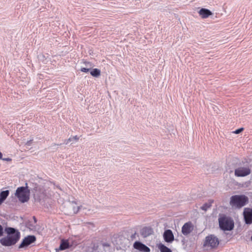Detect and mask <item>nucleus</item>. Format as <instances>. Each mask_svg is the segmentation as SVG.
I'll list each match as a JSON object with an SVG mask.
<instances>
[{"mask_svg": "<svg viewBox=\"0 0 252 252\" xmlns=\"http://www.w3.org/2000/svg\"><path fill=\"white\" fill-rule=\"evenodd\" d=\"M143 244L139 241H136L133 244V247L135 249L140 251Z\"/></svg>", "mask_w": 252, "mask_h": 252, "instance_id": "nucleus-18", "label": "nucleus"}, {"mask_svg": "<svg viewBox=\"0 0 252 252\" xmlns=\"http://www.w3.org/2000/svg\"><path fill=\"white\" fill-rule=\"evenodd\" d=\"M2 159L3 160L7 161H11L12 160L11 158H2Z\"/></svg>", "mask_w": 252, "mask_h": 252, "instance_id": "nucleus-26", "label": "nucleus"}, {"mask_svg": "<svg viewBox=\"0 0 252 252\" xmlns=\"http://www.w3.org/2000/svg\"><path fill=\"white\" fill-rule=\"evenodd\" d=\"M158 249L160 252H172V251L169 248L162 244H159Z\"/></svg>", "mask_w": 252, "mask_h": 252, "instance_id": "nucleus-16", "label": "nucleus"}, {"mask_svg": "<svg viewBox=\"0 0 252 252\" xmlns=\"http://www.w3.org/2000/svg\"><path fill=\"white\" fill-rule=\"evenodd\" d=\"M193 229V225L190 221L185 223L182 228V232L184 235H188Z\"/></svg>", "mask_w": 252, "mask_h": 252, "instance_id": "nucleus-10", "label": "nucleus"}, {"mask_svg": "<svg viewBox=\"0 0 252 252\" xmlns=\"http://www.w3.org/2000/svg\"><path fill=\"white\" fill-rule=\"evenodd\" d=\"M219 244L218 238L214 235H210L205 238L203 246L204 247H209L212 249H215L218 247Z\"/></svg>", "mask_w": 252, "mask_h": 252, "instance_id": "nucleus-5", "label": "nucleus"}, {"mask_svg": "<svg viewBox=\"0 0 252 252\" xmlns=\"http://www.w3.org/2000/svg\"><path fill=\"white\" fill-rule=\"evenodd\" d=\"M214 203L213 201H212V202H210V203Z\"/></svg>", "mask_w": 252, "mask_h": 252, "instance_id": "nucleus-32", "label": "nucleus"}, {"mask_svg": "<svg viewBox=\"0 0 252 252\" xmlns=\"http://www.w3.org/2000/svg\"><path fill=\"white\" fill-rule=\"evenodd\" d=\"M198 13L201 18L203 19L207 18L213 14L210 10L203 8L199 11Z\"/></svg>", "mask_w": 252, "mask_h": 252, "instance_id": "nucleus-13", "label": "nucleus"}, {"mask_svg": "<svg viewBox=\"0 0 252 252\" xmlns=\"http://www.w3.org/2000/svg\"><path fill=\"white\" fill-rule=\"evenodd\" d=\"M15 196L21 203L27 202L30 198V189L28 184H25V187L17 188L14 193Z\"/></svg>", "mask_w": 252, "mask_h": 252, "instance_id": "nucleus-2", "label": "nucleus"}, {"mask_svg": "<svg viewBox=\"0 0 252 252\" xmlns=\"http://www.w3.org/2000/svg\"><path fill=\"white\" fill-rule=\"evenodd\" d=\"M90 70V69L85 67H82L81 68V71L83 72H88Z\"/></svg>", "mask_w": 252, "mask_h": 252, "instance_id": "nucleus-24", "label": "nucleus"}, {"mask_svg": "<svg viewBox=\"0 0 252 252\" xmlns=\"http://www.w3.org/2000/svg\"><path fill=\"white\" fill-rule=\"evenodd\" d=\"M163 237L164 241L167 243H172L174 240L173 232L170 229L165 230L163 233Z\"/></svg>", "mask_w": 252, "mask_h": 252, "instance_id": "nucleus-11", "label": "nucleus"}, {"mask_svg": "<svg viewBox=\"0 0 252 252\" xmlns=\"http://www.w3.org/2000/svg\"><path fill=\"white\" fill-rule=\"evenodd\" d=\"M4 230L2 225L0 224V237L3 235Z\"/></svg>", "mask_w": 252, "mask_h": 252, "instance_id": "nucleus-23", "label": "nucleus"}, {"mask_svg": "<svg viewBox=\"0 0 252 252\" xmlns=\"http://www.w3.org/2000/svg\"><path fill=\"white\" fill-rule=\"evenodd\" d=\"M243 130H244V128L242 127V128H239L238 129H236L235 131H233V133H235V134H239L240 132H241L242 131H243Z\"/></svg>", "mask_w": 252, "mask_h": 252, "instance_id": "nucleus-22", "label": "nucleus"}, {"mask_svg": "<svg viewBox=\"0 0 252 252\" xmlns=\"http://www.w3.org/2000/svg\"><path fill=\"white\" fill-rule=\"evenodd\" d=\"M219 226L221 230L223 231H231L233 229L234 223L233 219L225 215H222L218 219Z\"/></svg>", "mask_w": 252, "mask_h": 252, "instance_id": "nucleus-3", "label": "nucleus"}, {"mask_svg": "<svg viewBox=\"0 0 252 252\" xmlns=\"http://www.w3.org/2000/svg\"><path fill=\"white\" fill-rule=\"evenodd\" d=\"M62 210L64 212L65 214L69 215H72L79 211H82L84 214H87L88 212L90 211V209H87L83 207V206H62Z\"/></svg>", "mask_w": 252, "mask_h": 252, "instance_id": "nucleus-4", "label": "nucleus"}, {"mask_svg": "<svg viewBox=\"0 0 252 252\" xmlns=\"http://www.w3.org/2000/svg\"><path fill=\"white\" fill-rule=\"evenodd\" d=\"M211 206H202L201 207V209L202 210L206 211L208 208H209Z\"/></svg>", "mask_w": 252, "mask_h": 252, "instance_id": "nucleus-25", "label": "nucleus"}, {"mask_svg": "<svg viewBox=\"0 0 252 252\" xmlns=\"http://www.w3.org/2000/svg\"><path fill=\"white\" fill-rule=\"evenodd\" d=\"M69 244L67 240H62L61 241L60 247L58 249H56L57 251H63L66 249L69 248Z\"/></svg>", "mask_w": 252, "mask_h": 252, "instance_id": "nucleus-14", "label": "nucleus"}, {"mask_svg": "<svg viewBox=\"0 0 252 252\" xmlns=\"http://www.w3.org/2000/svg\"><path fill=\"white\" fill-rule=\"evenodd\" d=\"M251 173V169L249 166H240L235 169L234 174L236 177H245Z\"/></svg>", "mask_w": 252, "mask_h": 252, "instance_id": "nucleus-7", "label": "nucleus"}, {"mask_svg": "<svg viewBox=\"0 0 252 252\" xmlns=\"http://www.w3.org/2000/svg\"><path fill=\"white\" fill-rule=\"evenodd\" d=\"M33 219L34 220V222L36 223L37 222V220H36L35 217L33 216Z\"/></svg>", "mask_w": 252, "mask_h": 252, "instance_id": "nucleus-29", "label": "nucleus"}, {"mask_svg": "<svg viewBox=\"0 0 252 252\" xmlns=\"http://www.w3.org/2000/svg\"><path fill=\"white\" fill-rule=\"evenodd\" d=\"M78 139L79 137L77 135L71 137L67 140V142L66 143V144H67L69 141H71L72 140L78 141Z\"/></svg>", "mask_w": 252, "mask_h": 252, "instance_id": "nucleus-21", "label": "nucleus"}, {"mask_svg": "<svg viewBox=\"0 0 252 252\" xmlns=\"http://www.w3.org/2000/svg\"><path fill=\"white\" fill-rule=\"evenodd\" d=\"M153 233V230L150 227H144L140 231L141 235L144 238H146Z\"/></svg>", "mask_w": 252, "mask_h": 252, "instance_id": "nucleus-12", "label": "nucleus"}, {"mask_svg": "<svg viewBox=\"0 0 252 252\" xmlns=\"http://www.w3.org/2000/svg\"><path fill=\"white\" fill-rule=\"evenodd\" d=\"M135 235H136V233H135L134 234L131 235V240H133L135 238Z\"/></svg>", "mask_w": 252, "mask_h": 252, "instance_id": "nucleus-28", "label": "nucleus"}, {"mask_svg": "<svg viewBox=\"0 0 252 252\" xmlns=\"http://www.w3.org/2000/svg\"><path fill=\"white\" fill-rule=\"evenodd\" d=\"M236 207H237L238 208H241L242 207H243V206H241V205H240V206H236Z\"/></svg>", "mask_w": 252, "mask_h": 252, "instance_id": "nucleus-31", "label": "nucleus"}, {"mask_svg": "<svg viewBox=\"0 0 252 252\" xmlns=\"http://www.w3.org/2000/svg\"><path fill=\"white\" fill-rule=\"evenodd\" d=\"M4 231L7 235L0 239V243L3 246H12L19 241L21 234L18 229L11 227H7L5 228Z\"/></svg>", "mask_w": 252, "mask_h": 252, "instance_id": "nucleus-1", "label": "nucleus"}, {"mask_svg": "<svg viewBox=\"0 0 252 252\" xmlns=\"http://www.w3.org/2000/svg\"><path fill=\"white\" fill-rule=\"evenodd\" d=\"M243 214L246 223L248 224H251L252 223V209L245 208Z\"/></svg>", "mask_w": 252, "mask_h": 252, "instance_id": "nucleus-9", "label": "nucleus"}, {"mask_svg": "<svg viewBox=\"0 0 252 252\" xmlns=\"http://www.w3.org/2000/svg\"><path fill=\"white\" fill-rule=\"evenodd\" d=\"M140 251L143 252H150V249L145 244H143Z\"/></svg>", "mask_w": 252, "mask_h": 252, "instance_id": "nucleus-19", "label": "nucleus"}, {"mask_svg": "<svg viewBox=\"0 0 252 252\" xmlns=\"http://www.w3.org/2000/svg\"><path fill=\"white\" fill-rule=\"evenodd\" d=\"M2 153L0 152V159H2Z\"/></svg>", "mask_w": 252, "mask_h": 252, "instance_id": "nucleus-30", "label": "nucleus"}, {"mask_svg": "<svg viewBox=\"0 0 252 252\" xmlns=\"http://www.w3.org/2000/svg\"><path fill=\"white\" fill-rule=\"evenodd\" d=\"M9 194L8 190L0 191V205H1L5 200Z\"/></svg>", "mask_w": 252, "mask_h": 252, "instance_id": "nucleus-15", "label": "nucleus"}, {"mask_svg": "<svg viewBox=\"0 0 252 252\" xmlns=\"http://www.w3.org/2000/svg\"><path fill=\"white\" fill-rule=\"evenodd\" d=\"M36 237L34 235H28L25 237L18 247L19 249H25L36 241Z\"/></svg>", "mask_w": 252, "mask_h": 252, "instance_id": "nucleus-8", "label": "nucleus"}, {"mask_svg": "<svg viewBox=\"0 0 252 252\" xmlns=\"http://www.w3.org/2000/svg\"><path fill=\"white\" fill-rule=\"evenodd\" d=\"M44 206V211L45 212H53V210H52V206H48V205H47V206Z\"/></svg>", "mask_w": 252, "mask_h": 252, "instance_id": "nucleus-20", "label": "nucleus"}, {"mask_svg": "<svg viewBox=\"0 0 252 252\" xmlns=\"http://www.w3.org/2000/svg\"><path fill=\"white\" fill-rule=\"evenodd\" d=\"M91 74L94 77H98L100 75V71L97 68H94L91 72Z\"/></svg>", "mask_w": 252, "mask_h": 252, "instance_id": "nucleus-17", "label": "nucleus"}, {"mask_svg": "<svg viewBox=\"0 0 252 252\" xmlns=\"http://www.w3.org/2000/svg\"><path fill=\"white\" fill-rule=\"evenodd\" d=\"M251 240L252 241V236H251Z\"/></svg>", "mask_w": 252, "mask_h": 252, "instance_id": "nucleus-33", "label": "nucleus"}, {"mask_svg": "<svg viewBox=\"0 0 252 252\" xmlns=\"http://www.w3.org/2000/svg\"><path fill=\"white\" fill-rule=\"evenodd\" d=\"M32 141V140L27 141L26 144L28 146H30L31 144Z\"/></svg>", "mask_w": 252, "mask_h": 252, "instance_id": "nucleus-27", "label": "nucleus"}, {"mask_svg": "<svg viewBox=\"0 0 252 252\" xmlns=\"http://www.w3.org/2000/svg\"><path fill=\"white\" fill-rule=\"evenodd\" d=\"M248 202V198L244 195H235L231 197V205H245Z\"/></svg>", "mask_w": 252, "mask_h": 252, "instance_id": "nucleus-6", "label": "nucleus"}]
</instances>
